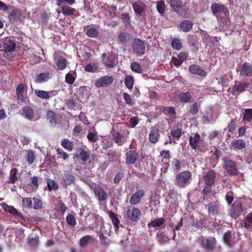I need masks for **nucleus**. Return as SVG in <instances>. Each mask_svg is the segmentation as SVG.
<instances>
[{
  "label": "nucleus",
  "instance_id": "nucleus-1",
  "mask_svg": "<svg viewBox=\"0 0 252 252\" xmlns=\"http://www.w3.org/2000/svg\"><path fill=\"white\" fill-rule=\"evenodd\" d=\"M170 4L173 11L177 13L180 16L185 18L189 17L190 14L189 9L186 6V3H183L181 0H170Z\"/></svg>",
  "mask_w": 252,
  "mask_h": 252
},
{
  "label": "nucleus",
  "instance_id": "nucleus-2",
  "mask_svg": "<svg viewBox=\"0 0 252 252\" xmlns=\"http://www.w3.org/2000/svg\"><path fill=\"white\" fill-rule=\"evenodd\" d=\"M202 138L198 133L189 137V145L192 149L197 150L201 153H205L207 150V145L206 144H200Z\"/></svg>",
  "mask_w": 252,
  "mask_h": 252
},
{
  "label": "nucleus",
  "instance_id": "nucleus-3",
  "mask_svg": "<svg viewBox=\"0 0 252 252\" xmlns=\"http://www.w3.org/2000/svg\"><path fill=\"white\" fill-rule=\"evenodd\" d=\"M191 178V172L189 171H184L178 174L174 179V184L181 188H185L189 183Z\"/></svg>",
  "mask_w": 252,
  "mask_h": 252
},
{
  "label": "nucleus",
  "instance_id": "nucleus-4",
  "mask_svg": "<svg viewBox=\"0 0 252 252\" xmlns=\"http://www.w3.org/2000/svg\"><path fill=\"white\" fill-rule=\"evenodd\" d=\"M223 168L225 169L229 175L231 176H237L239 173L237 162L227 158L222 159Z\"/></svg>",
  "mask_w": 252,
  "mask_h": 252
},
{
  "label": "nucleus",
  "instance_id": "nucleus-5",
  "mask_svg": "<svg viewBox=\"0 0 252 252\" xmlns=\"http://www.w3.org/2000/svg\"><path fill=\"white\" fill-rule=\"evenodd\" d=\"M101 61L107 68H113L117 63L116 56L112 53H103L101 56Z\"/></svg>",
  "mask_w": 252,
  "mask_h": 252
},
{
  "label": "nucleus",
  "instance_id": "nucleus-6",
  "mask_svg": "<svg viewBox=\"0 0 252 252\" xmlns=\"http://www.w3.org/2000/svg\"><path fill=\"white\" fill-rule=\"evenodd\" d=\"M132 47L133 53H135L138 56H141L145 53V45L140 39H134Z\"/></svg>",
  "mask_w": 252,
  "mask_h": 252
},
{
  "label": "nucleus",
  "instance_id": "nucleus-7",
  "mask_svg": "<svg viewBox=\"0 0 252 252\" xmlns=\"http://www.w3.org/2000/svg\"><path fill=\"white\" fill-rule=\"evenodd\" d=\"M199 241L202 247L207 250H212L216 244V240L214 237H210L205 238L203 236L199 238Z\"/></svg>",
  "mask_w": 252,
  "mask_h": 252
},
{
  "label": "nucleus",
  "instance_id": "nucleus-8",
  "mask_svg": "<svg viewBox=\"0 0 252 252\" xmlns=\"http://www.w3.org/2000/svg\"><path fill=\"white\" fill-rule=\"evenodd\" d=\"M125 162L126 165L135 164L139 158V154L136 149L128 150L125 154Z\"/></svg>",
  "mask_w": 252,
  "mask_h": 252
},
{
  "label": "nucleus",
  "instance_id": "nucleus-9",
  "mask_svg": "<svg viewBox=\"0 0 252 252\" xmlns=\"http://www.w3.org/2000/svg\"><path fill=\"white\" fill-rule=\"evenodd\" d=\"M211 10L214 15H217L219 13H223L225 15L229 14V10L227 7L222 3H213L211 6Z\"/></svg>",
  "mask_w": 252,
  "mask_h": 252
},
{
  "label": "nucleus",
  "instance_id": "nucleus-10",
  "mask_svg": "<svg viewBox=\"0 0 252 252\" xmlns=\"http://www.w3.org/2000/svg\"><path fill=\"white\" fill-rule=\"evenodd\" d=\"M206 207L209 214L213 216L218 215L221 212V205L218 201L210 202L206 206Z\"/></svg>",
  "mask_w": 252,
  "mask_h": 252
},
{
  "label": "nucleus",
  "instance_id": "nucleus-11",
  "mask_svg": "<svg viewBox=\"0 0 252 252\" xmlns=\"http://www.w3.org/2000/svg\"><path fill=\"white\" fill-rule=\"evenodd\" d=\"M126 214L127 218L133 222H137L141 215L140 210L133 206L129 207Z\"/></svg>",
  "mask_w": 252,
  "mask_h": 252
},
{
  "label": "nucleus",
  "instance_id": "nucleus-12",
  "mask_svg": "<svg viewBox=\"0 0 252 252\" xmlns=\"http://www.w3.org/2000/svg\"><path fill=\"white\" fill-rule=\"evenodd\" d=\"M217 173L214 170H209L203 176L205 185L209 186L214 185L216 181Z\"/></svg>",
  "mask_w": 252,
  "mask_h": 252
},
{
  "label": "nucleus",
  "instance_id": "nucleus-13",
  "mask_svg": "<svg viewBox=\"0 0 252 252\" xmlns=\"http://www.w3.org/2000/svg\"><path fill=\"white\" fill-rule=\"evenodd\" d=\"M114 78L112 76L105 75L97 79L95 83V85L97 88L108 87L112 84Z\"/></svg>",
  "mask_w": 252,
  "mask_h": 252
},
{
  "label": "nucleus",
  "instance_id": "nucleus-14",
  "mask_svg": "<svg viewBox=\"0 0 252 252\" xmlns=\"http://www.w3.org/2000/svg\"><path fill=\"white\" fill-rule=\"evenodd\" d=\"M75 180V177L73 173L65 172L62 177L61 184L63 187L67 188L68 186L74 184Z\"/></svg>",
  "mask_w": 252,
  "mask_h": 252
},
{
  "label": "nucleus",
  "instance_id": "nucleus-15",
  "mask_svg": "<svg viewBox=\"0 0 252 252\" xmlns=\"http://www.w3.org/2000/svg\"><path fill=\"white\" fill-rule=\"evenodd\" d=\"M160 137V131L159 129L156 126H152L150 128V131L149 134V140L153 144L158 142Z\"/></svg>",
  "mask_w": 252,
  "mask_h": 252
},
{
  "label": "nucleus",
  "instance_id": "nucleus-16",
  "mask_svg": "<svg viewBox=\"0 0 252 252\" xmlns=\"http://www.w3.org/2000/svg\"><path fill=\"white\" fill-rule=\"evenodd\" d=\"M249 84L247 82L235 81L234 85L232 87L233 93L239 94L246 90L249 87Z\"/></svg>",
  "mask_w": 252,
  "mask_h": 252
},
{
  "label": "nucleus",
  "instance_id": "nucleus-17",
  "mask_svg": "<svg viewBox=\"0 0 252 252\" xmlns=\"http://www.w3.org/2000/svg\"><path fill=\"white\" fill-rule=\"evenodd\" d=\"M156 110L159 113H163L164 115L175 118L176 112L173 107H165L163 105H159L156 108Z\"/></svg>",
  "mask_w": 252,
  "mask_h": 252
},
{
  "label": "nucleus",
  "instance_id": "nucleus-18",
  "mask_svg": "<svg viewBox=\"0 0 252 252\" xmlns=\"http://www.w3.org/2000/svg\"><path fill=\"white\" fill-rule=\"evenodd\" d=\"M145 195V191L142 189H140L134 193L131 196L129 203L131 205H134L139 204L142 198Z\"/></svg>",
  "mask_w": 252,
  "mask_h": 252
},
{
  "label": "nucleus",
  "instance_id": "nucleus-19",
  "mask_svg": "<svg viewBox=\"0 0 252 252\" xmlns=\"http://www.w3.org/2000/svg\"><path fill=\"white\" fill-rule=\"evenodd\" d=\"M2 46L5 52H12L15 50L16 43L14 40L6 38L3 41Z\"/></svg>",
  "mask_w": 252,
  "mask_h": 252
},
{
  "label": "nucleus",
  "instance_id": "nucleus-20",
  "mask_svg": "<svg viewBox=\"0 0 252 252\" xmlns=\"http://www.w3.org/2000/svg\"><path fill=\"white\" fill-rule=\"evenodd\" d=\"M189 71L194 74H197L200 76L205 77L207 75L206 72L199 65L192 64L189 67Z\"/></svg>",
  "mask_w": 252,
  "mask_h": 252
},
{
  "label": "nucleus",
  "instance_id": "nucleus-21",
  "mask_svg": "<svg viewBox=\"0 0 252 252\" xmlns=\"http://www.w3.org/2000/svg\"><path fill=\"white\" fill-rule=\"evenodd\" d=\"M111 135L112 140L118 146H121L126 142L124 137L117 131H112Z\"/></svg>",
  "mask_w": 252,
  "mask_h": 252
},
{
  "label": "nucleus",
  "instance_id": "nucleus-22",
  "mask_svg": "<svg viewBox=\"0 0 252 252\" xmlns=\"http://www.w3.org/2000/svg\"><path fill=\"white\" fill-rule=\"evenodd\" d=\"M134 12L137 15H141L146 7L145 4L141 1L130 2Z\"/></svg>",
  "mask_w": 252,
  "mask_h": 252
},
{
  "label": "nucleus",
  "instance_id": "nucleus-23",
  "mask_svg": "<svg viewBox=\"0 0 252 252\" xmlns=\"http://www.w3.org/2000/svg\"><path fill=\"white\" fill-rule=\"evenodd\" d=\"M182 127L175 126L170 130V135L173 140L178 141L184 134Z\"/></svg>",
  "mask_w": 252,
  "mask_h": 252
},
{
  "label": "nucleus",
  "instance_id": "nucleus-24",
  "mask_svg": "<svg viewBox=\"0 0 252 252\" xmlns=\"http://www.w3.org/2000/svg\"><path fill=\"white\" fill-rule=\"evenodd\" d=\"M21 13L18 9H13L9 14L8 19L11 24H14L19 21L21 18Z\"/></svg>",
  "mask_w": 252,
  "mask_h": 252
},
{
  "label": "nucleus",
  "instance_id": "nucleus-25",
  "mask_svg": "<svg viewBox=\"0 0 252 252\" xmlns=\"http://www.w3.org/2000/svg\"><path fill=\"white\" fill-rule=\"evenodd\" d=\"M24 85L21 84L17 86L16 90V94L18 99L20 100L21 102L27 103V102L28 101V100L24 96Z\"/></svg>",
  "mask_w": 252,
  "mask_h": 252
},
{
  "label": "nucleus",
  "instance_id": "nucleus-26",
  "mask_svg": "<svg viewBox=\"0 0 252 252\" xmlns=\"http://www.w3.org/2000/svg\"><path fill=\"white\" fill-rule=\"evenodd\" d=\"M102 8L105 10L106 15L110 18H114L116 15L117 7L114 5L109 6L107 4L103 5Z\"/></svg>",
  "mask_w": 252,
  "mask_h": 252
},
{
  "label": "nucleus",
  "instance_id": "nucleus-27",
  "mask_svg": "<svg viewBox=\"0 0 252 252\" xmlns=\"http://www.w3.org/2000/svg\"><path fill=\"white\" fill-rule=\"evenodd\" d=\"M107 213L109 215L110 218L111 219L115 231H118L120 221L118 218V215L112 212L111 211H108Z\"/></svg>",
  "mask_w": 252,
  "mask_h": 252
},
{
  "label": "nucleus",
  "instance_id": "nucleus-28",
  "mask_svg": "<svg viewBox=\"0 0 252 252\" xmlns=\"http://www.w3.org/2000/svg\"><path fill=\"white\" fill-rule=\"evenodd\" d=\"M94 193L98 197L99 201H105L108 197L106 192L101 187H97L94 189Z\"/></svg>",
  "mask_w": 252,
  "mask_h": 252
},
{
  "label": "nucleus",
  "instance_id": "nucleus-29",
  "mask_svg": "<svg viewBox=\"0 0 252 252\" xmlns=\"http://www.w3.org/2000/svg\"><path fill=\"white\" fill-rule=\"evenodd\" d=\"M243 114V117L242 118V122L244 124H247V123H251L252 121V109H244Z\"/></svg>",
  "mask_w": 252,
  "mask_h": 252
},
{
  "label": "nucleus",
  "instance_id": "nucleus-30",
  "mask_svg": "<svg viewBox=\"0 0 252 252\" xmlns=\"http://www.w3.org/2000/svg\"><path fill=\"white\" fill-rule=\"evenodd\" d=\"M240 224L242 227H244L249 229L252 226V212L249 213L241 221Z\"/></svg>",
  "mask_w": 252,
  "mask_h": 252
},
{
  "label": "nucleus",
  "instance_id": "nucleus-31",
  "mask_svg": "<svg viewBox=\"0 0 252 252\" xmlns=\"http://www.w3.org/2000/svg\"><path fill=\"white\" fill-rule=\"evenodd\" d=\"M50 78V74L48 72L45 73H40L37 75L34 79V82L37 83H41L44 82H47Z\"/></svg>",
  "mask_w": 252,
  "mask_h": 252
},
{
  "label": "nucleus",
  "instance_id": "nucleus-32",
  "mask_svg": "<svg viewBox=\"0 0 252 252\" xmlns=\"http://www.w3.org/2000/svg\"><path fill=\"white\" fill-rule=\"evenodd\" d=\"M193 26V23L189 20H186L180 24V28L184 32H188L190 31Z\"/></svg>",
  "mask_w": 252,
  "mask_h": 252
},
{
  "label": "nucleus",
  "instance_id": "nucleus-33",
  "mask_svg": "<svg viewBox=\"0 0 252 252\" xmlns=\"http://www.w3.org/2000/svg\"><path fill=\"white\" fill-rule=\"evenodd\" d=\"M240 73L246 76H252V68L247 63H244L241 65Z\"/></svg>",
  "mask_w": 252,
  "mask_h": 252
},
{
  "label": "nucleus",
  "instance_id": "nucleus-34",
  "mask_svg": "<svg viewBox=\"0 0 252 252\" xmlns=\"http://www.w3.org/2000/svg\"><path fill=\"white\" fill-rule=\"evenodd\" d=\"M232 145L235 149L241 150L246 147V142L243 139H237L232 143Z\"/></svg>",
  "mask_w": 252,
  "mask_h": 252
},
{
  "label": "nucleus",
  "instance_id": "nucleus-35",
  "mask_svg": "<svg viewBox=\"0 0 252 252\" xmlns=\"http://www.w3.org/2000/svg\"><path fill=\"white\" fill-rule=\"evenodd\" d=\"M18 173V170L16 168H12L10 173V176L6 181L8 184H14L18 180L17 174Z\"/></svg>",
  "mask_w": 252,
  "mask_h": 252
},
{
  "label": "nucleus",
  "instance_id": "nucleus-36",
  "mask_svg": "<svg viewBox=\"0 0 252 252\" xmlns=\"http://www.w3.org/2000/svg\"><path fill=\"white\" fill-rule=\"evenodd\" d=\"M61 146L68 152H71L73 149V142L67 138H63L61 141Z\"/></svg>",
  "mask_w": 252,
  "mask_h": 252
},
{
  "label": "nucleus",
  "instance_id": "nucleus-37",
  "mask_svg": "<svg viewBox=\"0 0 252 252\" xmlns=\"http://www.w3.org/2000/svg\"><path fill=\"white\" fill-rule=\"evenodd\" d=\"M90 156V154L82 149L79 150V153L76 155V157L80 159L83 163L87 162Z\"/></svg>",
  "mask_w": 252,
  "mask_h": 252
},
{
  "label": "nucleus",
  "instance_id": "nucleus-38",
  "mask_svg": "<svg viewBox=\"0 0 252 252\" xmlns=\"http://www.w3.org/2000/svg\"><path fill=\"white\" fill-rule=\"evenodd\" d=\"M55 91L46 92L43 90H35V94L39 98L48 99L50 97V94H53Z\"/></svg>",
  "mask_w": 252,
  "mask_h": 252
},
{
  "label": "nucleus",
  "instance_id": "nucleus-39",
  "mask_svg": "<svg viewBox=\"0 0 252 252\" xmlns=\"http://www.w3.org/2000/svg\"><path fill=\"white\" fill-rule=\"evenodd\" d=\"M178 97L181 102L182 103H188L189 102L191 99V96L189 92H186L180 94L178 95Z\"/></svg>",
  "mask_w": 252,
  "mask_h": 252
},
{
  "label": "nucleus",
  "instance_id": "nucleus-40",
  "mask_svg": "<svg viewBox=\"0 0 252 252\" xmlns=\"http://www.w3.org/2000/svg\"><path fill=\"white\" fill-rule=\"evenodd\" d=\"M93 237L91 235H86L82 237L79 240V245L81 247H85L89 243L93 242Z\"/></svg>",
  "mask_w": 252,
  "mask_h": 252
},
{
  "label": "nucleus",
  "instance_id": "nucleus-41",
  "mask_svg": "<svg viewBox=\"0 0 252 252\" xmlns=\"http://www.w3.org/2000/svg\"><path fill=\"white\" fill-rule=\"evenodd\" d=\"M23 112L27 119L31 120L33 118L34 112L30 106H27L24 107L23 108Z\"/></svg>",
  "mask_w": 252,
  "mask_h": 252
},
{
  "label": "nucleus",
  "instance_id": "nucleus-42",
  "mask_svg": "<svg viewBox=\"0 0 252 252\" xmlns=\"http://www.w3.org/2000/svg\"><path fill=\"white\" fill-rule=\"evenodd\" d=\"M164 221H165V220L163 218H158V219H155L154 220H152L151 222H149L148 224V226L149 227H159L163 224V223L164 222Z\"/></svg>",
  "mask_w": 252,
  "mask_h": 252
},
{
  "label": "nucleus",
  "instance_id": "nucleus-43",
  "mask_svg": "<svg viewBox=\"0 0 252 252\" xmlns=\"http://www.w3.org/2000/svg\"><path fill=\"white\" fill-rule=\"evenodd\" d=\"M130 35L129 33L126 32H122L118 35L119 40L122 44H126L130 39Z\"/></svg>",
  "mask_w": 252,
  "mask_h": 252
},
{
  "label": "nucleus",
  "instance_id": "nucleus-44",
  "mask_svg": "<svg viewBox=\"0 0 252 252\" xmlns=\"http://www.w3.org/2000/svg\"><path fill=\"white\" fill-rule=\"evenodd\" d=\"M5 211L18 218L23 217L22 214L21 213L18 212L17 210L12 206H7L5 208Z\"/></svg>",
  "mask_w": 252,
  "mask_h": 252
},
{
  "label": "nucleus",
  "instance_id": "nucleus-45",
  "mask_svg": "<svg viewBox=\"0 0 252 252\" xmlns=\"http://www.w3.org/2000/svg\"><path fill=\"white\" fill-rule=\"evenodd\" d=\"M57 66V69L62 70L64 69L67 66V61L63 58H61L57 60L55 63Z\"/></svg>",
  "mask_w": 252,
  "mask_h": 252
},
{
  "label": "nucleus",
  "instance_id": "nucleus-46",
  "mask_svg": "<svg viewBox=\"0 0 252 252\" xmlns=\"http://www.w3.org/2000/svg\"><path fill=\"white\" fill-rule=\"evenodd\" d=\"M61 11L64 15L71 16L74 14L75 9L68 5H65L61 7Z\"/></svg>",
  "mask_w": 252,
  "mask_h": 252
},
{
  "label": "nucleus",
  "instance_id": "nucleus-47",
  "mask_svg": "<svg viewBox=\"0 0 252 252\" xmlns=\"http://www.w3.org/2000/svg\"><path fill=\"white\" fill-rule=\"evenodd\" d=\"M171 45L173 49L179 51L182 47V43L179 38H174L172 40Z\"/></svg>",
  "mask_w": 252,
  "mask_h": 252
},
{
  "label": "nucleus",
  "instance_id": "nucleus-48",
  "mask_svg": "<svg viewBox=\"0 0 252 252\" xmlns=\"http://www.w3.org/2000/svg\"><path fill=\"white\" fill-rule=\"evenodd\" d=\"M160 156L163 158L162 161L168 165L169 160L171 158L169 150H162L160 152Z\"/></svg>",
  "mask_w": 252,
  "mask_h": 252
},
{
  "label": "nucleus",
  "instance_id": "nucleus-49",
  "mask_svg": "<svg viewBox=\"0 0 252 252\" xmlns=\"http://www.w3.org/2000/svg\"><path fill=\"white\" fill-rule=\"evenodd\" d=\"M125 84L126 86L130 90L133 88L134 84V79L131 76L127 75L125 78Z\"/></svg>",
  "mask_w": 252,
  "mask_h": 252
},
{
  "label": "nucleus",
  "instance_id": "nucleus-50",
  "mask_svg": "<svg viewBox=\"0 0 252 252\" xmlns=\"http://www.w3.org/2000/svg\"><path fill=\"white\" fill-rule=\"evenodd\" d=\"M93 131L94 132H89L87 134V139L90 142H95L98 140L97 136V133L96 131L95 128H94Z\"/></svg>",
  "mask_w": 252,
  "mask_h": 252
},
{
  "label": "nucleus",
  "instance_id": "nucleus-51",
  "mask_svg": "<svg viewBox=\"0 0 252 252\" xmlns=\"http://www.w3.org/2000/svg\"><path fill=\"white\" fill-rule=\"evenodd\" d=\"M75 214H68L66 217L67 223L70 226H74L76 225V220L75 217Z\"/></svg>",
  "mask_w": 252,
  "mask_h": 252
},
{
  "label": "nucleus",
  "instance_id": "nucleus-52",
  "mask_svg": "<svg viewBox=\"0 0 252 252\" xmlns=\"http://www.w3.org/2000/svg\"><path fill=\"white\" fill-rule=\"evenodd\" d=\"M22 205L24 208L28 209H32V199L31 197H23L22 198Z\"/></svg>",
  "mask_w": 252,
  "mask_h": 252
},
{
  "label": "nucleus",
  "instance_id": "nucleus-53",
  "mask_svg": "<svg viewBox=\"0 0 252 252\" xmlns=\"http://www.w3.org/2000/svg\"><path fill=\"white\" fill-rule=\"evenodd\" d=\"M237 122V120L236 118H234L232 119L228 124L227 126V129L230 132H233L236 128V123Z\"/></svg>",
  "mask_w": 252,
  "mask_h": 252
},
{
  "label": "nucleus",
  "instance_id": "nucleus-54",
  "mask_svg": "<svg viewBox=\"0 0 252 252\" xmlns=\"http://www.w3.org/2000/svg\"><path fill=\"white\" fill-rule=\"evenodd\" d=\"M157 9L158 11L161 15L163 14L165 10L164 1L159 0L157 2Z\"/></svg>",
  "mask_w": 252,
  "mask_h": 252
},
{
  "label": "nucleus",
  "instance_id": "nucleus-55",
  "mask_svg": "<svg viewBox=\"0 0 252 252\" xmlns=\"http://www.w3.org/2000/svg\"><path fill=\"white\" fill-rule=\"evenodd\" d=\"M32 199L34 202L32 206L33 209L34 210H40L43 208V202L40 199L35 197L33 198Z\"/></svg>",
  "mask_w": 252,
  "mask_h": 252
},
{
  "label": "nucleus",
  "instance_id": "nucleus-56",
  "mask_svg": "<svg viewBox=\"0 0 252 252\" xmlns=\"http://www.w3.org/2000/svg\"><path fill=\"white\" fill-rule=\"evenodd\" d=\"M26 158L29 164H32L35 160L34 154L32 150L27 151V154Z\"/></svg>",
  "mask_w": 252,
  "mask_h": 252
},
{
  "label": "nucleus",
  "instance_id": "nucleus-57",
  "mask_svg": "<svg viewBox=\"0 0 252 252\" xmlns=\"http://www.w3.org/2000/svg\"><path fill=\"white\" fill-rule=\"evenodd\" d=\"M123 97L126 101V103L128 105L132 106L133 105H134V100L131 97L130 95L128 93H124Z\"/></svg>",
  "mask_w": 252,
  "mask_h": 252
},
{
  "label": "nucleus",
  "instance_id": "nucleus-58",
  "mask_svg": "<svg viewBox=\"0 0 252 252\" xmlns=\"http://www.w3.org/2000/svg\"><path fill=\"white\" fill-rule=\"evenodd\" d=\"M86 34L89 37H96L98 35V32L95 28L91 27L87 30Z\"/></svg>",
  "mask_w": 252,
  "mask_h": 252
},
{
  "label": "nucleus",
  "instance_id": "nucleus-59",
  "mask_svg": "<svg viewBox=\"0 0 252 252\" xmlns=\"http://www.w3.org/2000/svg\"><path fill=\"white\" fill-rule=\"evenodd\" d=\"M130 68L135 72L138 73H141L142 72V69L140 65L136 62L132 63L130 64Z\"/></svg>",
  "mask_w": 252,
  "mask_h": 252
},
{
  "label": "nucleus",
  "instance_id": "nucleus-60",
  "mask_svg": "<svg viewBox=\"0 0 252 252\" xmlns=\"http://www.w3.org/2000/svg\"><path fill=\"white\" fill-rule=\"evenodd\" d=\"M58 211L63 214L67 210V207L62 200H60L57 204Z\"/></svg>",
  "mask_w": 252,
  "mask_h": 252
},
{
  "label": "nucleus",
  "instance_id": "nucleus-61",
  "mask_svg": "<svg viewBox=\"0 0 252 252\" xmlns=\"http://www.w3.org/2000/svg\"><path fill=\"white\" fill-rule=\"evenodd\" d=\"M38 177L36 176H33V177H31L29 185L33 189H37L38 188Z\"/></svg>",
  "mask_w": 252,
  "mask_h": 252
},
{
  "label": "nucleus",
  "instance_id": "nucleus-62",
  "mask_svg": "<svg viewBox=\"0 0 252 252\" xmlns=\"http://www.w3.org/2000/svg\"><path fill=\"white\" fill-rule=\"evenodd\" d=\"M47 187L49 190H56L59 188L58 185L53 180H49L47 182Z\"/></svg>",
  "mask_w": 252,
  "mask_h": 252
},
{
  "label": "nucleus",
  "instance_id": "nucleus-63",
  "mask_svg": "<svg viewBox=\"0 0 252 252\" xmlns=\"http://www.w3.org/2000/svg\"><path fill=\"white\" fill-rule=\"evenodd\" d=\"M57 154L58 155V158H63L64 160H66L69 158V155L64 152L62 149L58 148L56 150Z\"/></svg>",
  "mask_w": 252,
  "mask_h": 252
},
{
  "label": "nucleus",
  "instance_id": "nucleus-64",
  "mask_svg": "<svg viewBox=\"0 0 252 252\" xmlns=\"http://www.w3.org/2000/svg\"><path fill=\"white\" fill-rule=\"evenodd\" d=\"M122 19L126 25H129L130 24V16L128 13H123L122 14Z\"/></svg>",
  "mask_w": 252,
  "mask_h": 252
}]
</instances>
